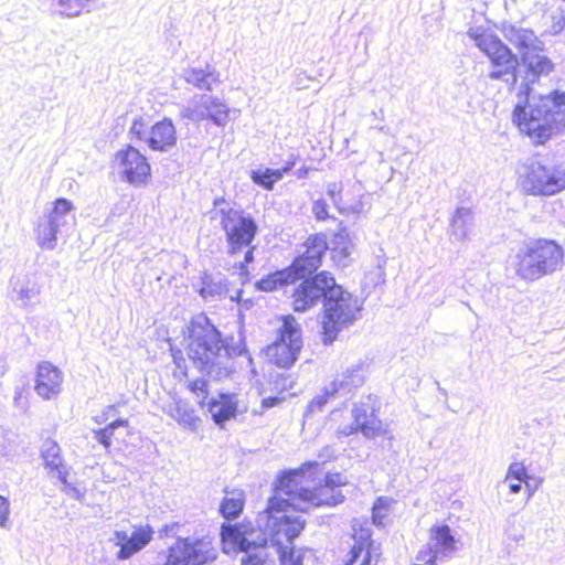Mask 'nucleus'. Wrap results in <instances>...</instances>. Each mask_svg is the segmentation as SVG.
I'll return each mask as SVG.
<instances>
[{"label":"nucleus","mask_w":565,"mask_h":565,"mask_svg":"<svg viewBox=\"0 0 565 565\" xmlns=\"http://www.w3.org/2000/svg\"><path fill=\"white\" fill-rule=\"evenodd\" d=\"M185 352L193 366L214 381H222L234 373L233 358L247 352L244 338L223 337L203 313L192 318L188 326Z\"/></svg>","instance_id":"f257e3e1"},{"label":"nucleus","mask_w":565,"mask_h":565,"mask_svg":"<svg viewBox=\"0 0 565 565\" xmlns=\"http://www.w3.org/2000/svg\"><path fill=\"white\" fill-rule=\"evenodd\" d=\"M468 35L473 40L476 46L484 53L493 66L489 73V78L501 79L509 86H514L521 73L520 67L525 71L524 89L525 102L531 94L530 85L534 84L541 76L548 75L554 65L552 61L542 53V47L533 51H524L521 56V64L516 55L494 34L488 32H479V30L470 29Z\"/></svg>","instance_id":"f03ea898"},{"label":"nucleus","mask_w":565,"mask_h":565,"mask_svg":"<svg viewBox=\"0 0 565 565\" xmlns=\"http://www.w3.org/2000/svg\"><path fill=\"white\" fill-rule=\"evenodd\" d=\"M513 122L533 142L544 143L561 126H565V90L530 96L513 110Z\"/></svg>","instance_id":"7ed1b4c3"},{"label":"nucleus","mask_w":565,"mask_h":565,"mask_svg":"<svg viewBox=\"0 0 565 565\" xmlns=\"http://www.w3.org/2000/svg\"><path fill=\"white\" fill-rule=\"evenodd\" d=\"M275 491L266 508L270 543L276 546L280 565H302V555L296 554L291 544L305 529L306 521L296 514L300 511L295 508L291 494L280 492L278 484Z\"/></svg>","instance_id":"20e7f679"},{"label":"nucleus","mask_w":565,"mask_h":565,"mask_svg":"<svg viewBox=\"0 0 565 565\" xmlns=\"http://www.w3.org/2000/svg\"><path fill=\"white\" fill-rule=\"evenodd\" d=\"M564 249L553 239L530 238L519 247L513 268L518 277L535 281L561 269Z\"/></svg>","instance_id":"39448f33"},{"label":"nucleus","mask_w":565,"mask_h":565,"mask_svg":"<svg viewBox=\"0 0 565 565\" xmlns=\"http://www.w3.org/2000/svg\"><path fill=\"white\" fill-rule=\"evenodd\" d=\"M213 205V217L220 218L221 228L225 233L227 254L236 256L253 243L258 225L249 213L231 206L223 196L216 198Z\"/></svg>","instance_id":"423d86ee"},{"label":"nucleus","mask_w":565,"mask_h":565,"mask_svg":"<svg viewBox=\"0 0 565 565\" xmlns=\"http://www.w3.org/2000/svg\"><path fill=\"white\" fill-rule=\"evenodd\" d=\"M361 309L362 302L335 282L323 302L321 318L323 343H332L344 328L358 319Z\"/></svg>","instance_id":"0eeeda50"},{"label":"nucleus","mask_w":565,"mask_h":565,"mask_svg":"<svg viewBox=\"0 0 565 565\" xmlns=\"http://www.w3.org/2000/svg\"><path fill=\"white\" fill-rule=\"evenodd\" d=\"M526 194L552 196L565 190V160L542 159L531 161L521 177Z\"/></svg>","instance_id":"6e6552de"},{"label":"nucleus","mask_w":565,"mask_h":565,"mask_svg":"<svg viewBox=\"0 0 565 565\" xmlns=\"http://www.w3.org/2000/svg\"><path fill=\"white\" fill-rule=\"evenodd\" d=\"M298 471H286L278 479V489L285 494H291L295 508L300 512L308 513L312 508L334 507L344 500V495L339 489L330 486L320 484L315 489L299 487L297 477Z\"/></svg>","instance_id":"1a4fd4ad"},{"label":"nucleus","mask_w":565,"mask_h":565,"mask_svg":"<svg viewBox=\"0 0 565 565\" xmlns=\"http://www.w3.org/2000/svg\"><path fill=\"white\" fill-rule=\"evenodd\" d=\"M74 221L73 203L65 198L56 199L52 209L39 218L34 230L38 245L42 249L53 250L57 244V235L68 232Z\"/></svg>","instance_id":"9d476101"},{"label":"nucleus","mask_w":565,"mask_h":565,"mask_svg":"<svg viewBox=\"0 0 565 565\" xmlns=\"http://www.w3.org/2000/svg\"><path fill=\"white\" fill-rule=\"evenodd\" d=\"M302 348L301 328L292 316L284 318L277 340L267 348V356L279 367H290Z\"/></svg>","instance_id":"9b49d317"},{"label":"nucleus","mask_w":565,"mask_h":565,"mask_svg":"<svg viewBox=\"0 0 565 565\" xmlns=\"http://www.w3.org/2000/svg\"><path fill=\"white\" fill-rule=\"evenodd\" d=\"M375 401L371 395L353 405L352 423L343 424L335 430V437L341 439L361 433L366 439H374L384 434L382 422L375 414Z\"/></svg>","instance_id":"f8f14e48"},{"label":"nucleus","mask_w":565,"mask_h":565,"mask_svg":"<svg viewBox=\"0 0 565 565\" xmlns=\"http://www.w3.org/2000/svg\"><path fill=\"white\" fill-rule=\"evenodd\" d=\"M230 111L228 106L221 98L209 94H196L182 106L180 117L193 122L210 120L218 127H224L230 120Z\"/></svg>","instance_id":"ddd939ff"},{"label":"nucleus","mask_w":565,"mask_h":565,"mask_svg":"<svg viewBox=\"0 0 565 565\" xmlns=\"http://www.w3.org/2000/svg\"><path fill=\"white\" fill-rule=\"evenodd\" d=\"M302 281L294 289L292 307L297 312H305L315 307L321 299L326 302L329 290L334 287L335 279L328 271L300 278Z\"/></svg>","instance_id":"4468645a"},{"label":"nucleus","mask_w":565,"mask_h":565,"mask_svg":"<svg viewBox=\"0 0 565 565\" xmlns=\"http://www.w3.org/2000/svg\"><path fill=\"white\" fill-rule=\"evenodd\" d=\"M222 541L224 545H231L232 550L246 554L257 548H268L270 541L269 534L255 527L252 523H237L234 525H223Z\"/></svg>","instance_id":"2eb2a0df"},{"label":"nucleus","mask_w":565,"mask_h":565,"mask_svg":"<svg viewBox=\"0 0 565 565\" xmlns=\"http://www.w3.org/2000/svg\"><path fill=\"white\" fill-rule=\"evenodd\" d=\"M173 548L178 565H205L216 558L212 541L206 536H178Z\"/></svg>","instance_id":"dca6fc26"},{"label":"nucleus","mask_w":565,"mask_h":565,"mask_svg":"<svg viewBox=\"0 0 565 565\" xmlns=\"http://www.w3.org/2000/svg\"><path fill=\"white\" fill-rule=\"evenodd\" d=\"M115 158L122 180L134 186L147 183L151 168L148 159L137 148L127 146L125 149L117 151Z\"/></svg>","instance_id":"f3484780"},{"label":"nucleus","mask_w":565,"mask_h":565,"mask_svg":"<svg viewBox=\"0 0 565 565\" xmlns=\"http://www.w3.org/2000/svg\"><path fill=\"white\" fill-rule=\"evenodd\" d=\"M151 525L135 526L131 534L126 531H115L110 541L118 547L116 558L126 561L142 551L153 539Z\"/></svg>","instance_id":"a211bd4d"},{"label":"nucleus","mask_w":565,"mask_h":565,"mask_svg":"<svg viewBox=\"0 0 565 565\" xmlns=\"http://www.w3.org/2000/svg\"><path fill=\"white\" fill-rule=\"evenodd\" d=\"M306 250L291 263V268L299 278L311 276L321 265L322 257L328 249L327 239L323 235H311L308 237Z\"/></svg>","instance_id":"6ab92c4d"},{"label":"nucleus","mask_w":565,"mask_h":565,"mask_svg":"<svg viewBox=\"0 0 565 565\" xmlns=\"http://www.w3.org/2000/svg\"><path fill=\"white\" fill-rule=\"evenodd\" d=\"M457 550L456 539L447 524L435 525L430 529L427 546L419 551L417 559L436 561L452 555Z\"/></svg>","instance_id":"aec40b11"},{"label":"nucleus","mask_w":565,"mask_h":565,"mask_svg":"<svg viewBox=\"0 0 565 565\" xmlns=\"http://www.w3.org/2000/svg\"><path fill=\"white\" fill-rule=\"evenodd\" d=\"M62 382V371L51 362L44 361L38 365L34 390L39 396L51 399L58 395Z\"/></svg>","instance_id":"412c9836"},{"label":"nucleus","mask_w":565,"mask_h":565,"mask_svg":"<svg viewBox=\"0 0 565 565\" xmlns=\"http://www.w3.org/2000/svg\"><path fill=\"white\" fill-rule=\"evenodd\" d=\"M177 129L168 117L153 124L146 139V143L152 151L168 152L177 145Z\"/></svg>","instance_id":"4be33fe9"},{"label":"nucleus","mask_w":565,"mask_h":565,"mask_svg":"<svg viewBox=\"0 0 565 565\" xmlns=\"http://www.w3.org/2000/svg\"><path fill=\"white\" fill-rule=\"evenodd\" d=\"M364 381L365 375L363 367L361 365H353L338 374L327 386L334 397H347L353 393L354 390L361 387Z\"/></svg>","instance_id":"5701e85b"},{"label":"nucleus","mask_w":565,"mask_h":565,"mask_svg":"<svg viewBox=\"0 0 565 565\" xmlns=\"http://www.w3.org/2000/svg\"><path fill=\"white\" fill-rule=\"evenodd\" d=\"M501 31L503 36L520 51L521 55L524 51H533L541 46V41L530 29L512 23H504Z\"/></svg>","instance_id":"b1692460"},{"label":"nucleus","mask_w":565,"mask_h":565,"mask_svg":"<svg viewBox=\"0 0 565 565\" xmlns=\"http://www.w3.org/2000/svg\"><path fill=\"white\" fill-rule=\"evenodd\" d=\"M182 77L188 84L204 92H211L213 86L220 83V73L210 64L204 67L185 68Z\"/></svg>","instance_id":"393cba45"},{"label":"nucleus","mask_w":565,"mask_h":565,"mask_svg":"<svg viewBox=\"0 0 565 565\" xmlns=\"http://www.w3.org/2000/svg\"><path fill=\"white\" fill-rule=\"evenodd\" d=\"M41 457L43 458L45 468L50 469L51 476L64 480L68 471L57 443L52 439L44 440L41 447Z\"/></svg>","instance_id":"a878e982"},{"label":"nucleus","mask_w":565,"mask_h":565,"mask_svg":"<svg viewBox=\"0 0 565 565\" xmlns=\"http://www.w3.org/2000/svg\"><path fill=\"white\" fill-rule=\"evenodd\" d=\"M207 409L212 419L218 426L235 417L237 403L234 395L220 394L217 398H211L207 403Z\"/></svg>","instance_id":"bb28decb"},{"label":"nucleus","mask_w":565,"mask_h":565,"mask_svg":"<svg viewBox=\"0 0 565 565\" xmlns=\"http://www.w3.org/2000/svg\"><path fill=\"white\" fill-rule=\"evenodd\" d=\"M475 225V213L471 209L457 207L450 220V234L455 239L463 242L468 239L469 233Z\"/></svg>","instance_id":"cd10ccee"},{"label":"nucleus","mask_w":565,"mask_h":565,"mask_svg":"<svg viewBox=\"0 0 565 565\" xmlns=\"http://www.w3.org/2000/svg\"><path fill=\"white\" fill-rule=\"evenodd\" d=\"M169 415L178 422L179 425L191 431H195L201 422L200 417L195 414L194 408L183 399H178L170 406Z\"/></svg>","instance_id":"c85d7f7f"},{"label":"nucleus","mask_w":565,"mask_h":565,"mask_svg":"<svg viewBox=\"0 0 565 565\" xmlns=\"http://www.w3.org/2000/svg\"><path fill=\"white\" fill-rule=\"evenodd\" d=\"M297 280H300L298 275L291 268V266L277 270L273 274L267 275L257 281L256 286L259 290L263 291H273L278 289L279 287H284L289 284H295Z\"/></svg>","instance_id":"c756f323"},{"label":"nucleus","mask_w":565,"mask_h":565,"mask_svg":"<svg viewBox=\"0 0 565 565\" xmlns=\"http://www.w3.org/2000/svg\"><path fill=\"white\" fill-rule=\"evenodd\" d=\"M200 282L199 292L204 299L222 296L227 292L228 281L221 273L209 274L204 271L200 278Z\"/></svg>","instance_id":"7c9ffc66"},{"label":"nucleus","mask_w":565,"mask_h":565,"mask_svg":"<svg viewBox=\"0 0 565 565\" xmlns=\"http://www.w3.org/2000/svg\"><path fill=\"white\" fill-rule=\"evenodd\" d=\"M250 179L265 190H273L275 183L281 180V173L277 169H257L250 171Z\"/></svg>","instance_id":"2f4dec72"},{"label":"nucleus","mask_w":565,"mask_h":565,"mask_svg":"<svg viewBox=\"0 0 565 565\" xmlns=\"http://www.w3.org/2000/svg\"><path fill=\"white\" fill-rule=\"evenodd\" d=\"M128 426V419H116L111 423H109L106 427L94 430V437L95 439L104 446V448L109 449L111 446V437L114 436V433L119 427H127Z\"/></svg>","instance_id":"473e14b6"},{"label":"nucleus","mask_w":565,"mask_h":565,"mask_svg":"<svg viewBox=\"0 0 565 565\" xmlns=\"http://www.w3.org/2000/svg\"><path fill=\"white\" fill-rule=\"evenodd\" d=\"M241 565H276V556L268 548H257L244 555Z\"/></svg>","instance_id":"72a5a7b5"},{"label":"nucleus","mask_w":565,"mask_h":565,"mask_svg":"<svg viewBox=\"0 0 565 565\" xmlns=\"http://www.w3.org/2000/svg\"><path fill=\"white\" fill-rule=\"evenodd\" d=\"M13 292L17 294L15 298H12L15 301H20L21 306H28L29 302L39 294V289L34 284L30 281H12Z\"/></svg>","instance_id":"f704fd0d"},{"label":"nucleus","mask_w":565,"mask_h":565,"mask_svg":"<svg viewBox=\"0 0 565 565\" xmlns=\"http://www.w3.org/2000/svg\"><path fill=\"white\" fill-rule=\"evenodd\" d=\"M244 507V501L241 498H225L221 505H220V512L222 515L227 520H234L236 519Z\"/></svg>","instance_id":"c9c22d12"},{"label":"nucleus","mask_w":565,"mask_h":565,"mask_svg":"<svg viewBox=\"0 0 565 565\" xmlns=\"http://www.w3.org/2000/svg\"><path fill=\"white\" fill-rule=\"evenodd\" d=\"M173 550L174 548L172 544L167 550H161L159 552H148L146 554L147 562L149 565H178L173 561V557L175 556Z\"/></svg>","instance_id":"e433bc0d"},{"label":"nucleus","mask_w":565,"mask_h":565,"mask_svg":"<svg viewBox=\"0 0 565 565\" xmlns=\"http://www.w3.org/2000/svg\"><path fill=\"white\" fill-rule=\"evenodd\" d=\"M335 398L334 395L330 392L329 387L326 385L322 390L321 394L315 396L310 403L308 404L305 416H311L316 413H320L323 411V407L329 402V399Z\"/></svg>","instance_id":"4c0bfd02"},{"label":"nucleus","mask_w":565,"mask_h":565,"mask_svg":"<svg viewBox=\"0 0 565 565\" xmlns=\"http://www.w3.org/2000/svg\"><path fill=\"white\" fill-rule=\"evenodd\" d=\"M391 500L384 497L377 498L372 508V520L377 526H383L388 515Z\"/></svg>","instance_id":"58836bf2"},{"label":"nucleus","mask_w":565,"mask_h":565,"mask_svg":"<svg viewBox=\"0 0 565 565\" xmlns=\"http://www.w3.org/2000/svg\"><path fill=\"white\" fill-rule=\"evenodd\" d=\"M209 382L204 377L189 381L188 388L196 397L200 406H203L209 396Z\"/></svg>","instance_id":"ea45409f"},{"label":"nucleus","mask_w":565,"mask_h":565,"mask_svg":"<svg viewBox=\"0 0 565 565\" xmlns=\"http://www.w3.org/2000/svg\"><path fill=\"white\" fill-rule=\"evenodd\" d=\"M527 479H532V477L529 475L524 463L520 461H514L510 463L503 482H508L511 480L525 482V480Z\"/></svg>","instance_id":"a19ab883"},{"label":"nucleus","mask_w":565,"mask_h":565,"mask_svg":"<svg viewBox=\"0 0 565 565\" xmlns=\"http://www.w3.org/2000/svg\"><path fill=\"white\" fill-rule=\"evenodd\" d=\"M348 237V233L345 231H341L334 236V244L337 245L333 248V258L342 262L345 260L350 256L349 247L344 244V241Z\"/></svg>","instance_id":"79ce46f5"},{"label":"nucleus","mask_w":565,"mask_h":565,"mask_svg":"<svg viewBox=\"0 0 565 565\" xmlns=\"http://www.w3.org/2000/svg\"><path fill=\"white\" fill-rule=\"evenodd\" d=\"M363 554V559L360 565H371L372 559V544L369 543L366 548H364V544L356 543L353 545L351 550V562H356L358 558Z\"/></svg>","instance_id":"37998d69"},{"label":"nucleus","mask_w":565,"mask_h":565,"mask_svg":"<svg viewBox=\"0 0 565 565\" xmlns=\"http://www.w3.org/2000/svg\"><path fill=\"white\" fill-rule=\"evenodd\" d=\"M147 125L142 117H137L134 119L132 125L130 127V134L135 136L138 140L145 141L148 137Z\"/></svg>","instance_id":"c03bdc74"},{"label":"nucleus","mask_w":565,"mask_h":565,"mask_svg":"<svg viewBox=\"0 0 565 565\" xmlns=\"http://www.w3.org/2000/svg\"><path fill=\"white\" fill-rule=\"evenodd\" d=\"M10 501L8 498L0 494V527L9 529L10 522Z\"/></svg>","instance_id":"a18cd8bd"},{"label":"nucleus","mask_w":565,"mask_h":565,"mask_svg":"<svg viewBox=\"0 0 565 565\" xmlns=\"http://www.w3.org/2000/svg\"><path fill=\"white\" fill-rule=\"evenodd\" d=\"M312 213L318 221H326L330 217L328 204L323 199L316 200L312 203Z\"/></svg>","instance_id":"49530a36"},{"label":"nucleus","mask_w":565,"mask_h":565,"mask_svg":"<svg viewBox=\"0 0 565 565\" xmlns=\"http://www.w3.org/2000/svg\"><path fill=\"white\" fill-rule=\"evenodd\" d=\"M64 488H63V491L71 498L75 499V500H78V501H82L84 499V492L78 488L76 487L75 484L73 483H70L67 481V476L63 479H58Z\"/></svg>","instance_id":"de8ad7c7"},{"label":"nucleus","mask_w":565,"mask_h":565,"mask_svg":"<svg viewBox=\"0 0 565 565\" xmlns=\"http://www.w3.org/2000/svg\"><path fill=\"white\" fill-rule=\"evenodd\" d=\"M348 483L347 477L340 472L329 473L324 478V484L330 486V488L339 489L341 486Z\"/></svg>","instance_id":"09e8293b"},{"label":"nucleus","mask_w":565,"mask_h":565,"mask_svg":"<svg viewBox=\"0 0 565 565\" xmlns=\"http://www.w3.org/2000/svg\"><path fill=\"white\" fill-rule=\"evenodd\" d=\"M181 526L179 523H170V524H164L160 531H159V536L162 539V537H166V536H172V537H175V540L178 539V536H183L181 534Z\"/></svg>","instance_id":"8fccbe9b"},{"label":"nucleus","mask_w":565,"mask_h":565,"mask_svg":"<svg viewBox=\"0 0 565 565\" xmlns=\"http://www.w3.org/2000/svg\"><path fill=\"white\" fill-rule=\"evenodd\" d=\"M244 249V260L238 263V269L241 271H244L246 269V265L250 264L254 260V249L255 247L252 246V244L248 247H245Z\"/></svg>","instance_id":"3c124183"},{"label":"nucleus","mask_w":565,"mask_h":565,"mask_svg":"<svg viewBox=\"0 0 565 565\" xmlns=\"http://www.w3.org/2000/svg\"><path fill=\"white\" fill-rule=\"evenodd\" d=\"M539 483H540V480H535L533 478L525 480L524 488L527 493V501L533 497V494L537 490Z\"/></svg>","instance_id":"603ef678"},{"label":"nucleus","mask_w":565,"mask_h":565,"mask_svg":"<svg viewBox=\"0 0 565 565\" xmlns=\"http://www.w3.org/2000/svg\"><path fill=\"white\" fill-rule=\"evenodd\" d=\"M553 20L552 31L555 34L559 33L565 26V14H561L559 17L553 15Z\"/></svg>","instance_id":"864d4df0"},{"label":"nucleus","mask_w":565,"mask_h":565,"mask_svg":"<svg viewBox=\"0 0 565 565\" xmlns=\"http://www.w3.org/2000/svg\"><path fill=\"white\" fill-rule=\"evenodd\" d=\"M341 185L339 183H329L327 186V193L328 195L333 200V202H337V196L341 193Z\"/></svg>","instance_id":"5fc2aeb1"},{"label":"nucleus","mask_w":565,"mask_h":565,"mask_svg":"<svg viewBox=\"0 0 565 565\" xmlns=\"http://www.w3.org/2000/svg\"><path fill=\"white\" fill-rule=\"evenodd\" d=\"M296 164V158L294 154H290V157L288 158V160L285 162V164L282 166V168L280 169H277L280 173H281V179L284 178V175L286 173H288Z\"/></svg>","instance_id":"6e6d98bb"},{"label":"nucleus","mask_w":565,"mask_h":565,"mask_svg":"<svg viewBox=\"0 0 565 565\" xmlns=\"http://www.w3.org/2000/svg\"><path fill=\"white\" fill-rule=\"evenodd\" d=\"M281 401H282V398L277 397V396L265 397L262 401V407L268 409V408H271V407L278 405Z\"/></svg>","instance_id":"4d7b16f0"},{"label":"nucleus","mask_w":565,"mask_h":565,"mask_svg":"<svg viewBox=\"0 0 565 565\" xmlns=\"http://www.w3.org/2000/svg\"><path fill=\"white\" fill-rule=\"evenodd\" d=\"M505 483L508 484L510 493L516 494V493H519L522 490V483H524V482L523 481L511 480V481H508Z\"/></svg>","instance_id":"13d9d810"},{"label":"nucleus","mask_w":565,"mask_h":565,"mask_svg":"<svg viewBox=\"0 0 565 565\" xmlns=\"http://www.w3.org/2000/svg\"><path fill=\"white\" fill-rule=\"evenodd\" d=\"M116 411H117V406L116 405L108 406L107 409L103 413L104 420H106L110 416H113Z\"/></svg>","instance_id":"bf43d9fd"},{"label":"nucleus","mask_w":565,"mask_h":565,"mask_svg":"<svg viewBox=\"0 0 565 565\" xmlns=\"http://www.w3.org/2000/svg\"><path fill=\"white\" fill-rule=\"evenodd\" d=\"M173 360H174V363L177 364V366L181 367V365L178 362V355L177 354H173Z\"/></svg>","instance_id":"052dcab7"},{"label":"nucleus","mask_w":565,"mask_h":565,"mask_svg":"<svg viewBox=\"0 0 565 565\" xmlns=\"http://www.w3.org/2000/svg\"><path fill=\"white\" fill-rule=\"evenodd\" d=\"M303 466L305 467H313V466H318V462H308V463H305Z\"/></svg>","instance_id":"680f3d73"},{"label":"nucleus","mask_w":565,"mask_h":565,"mask_svg":"<svg viewBox=\"0 0 565 565\" xmlns=\"http://www.w3.org/2000/svg\"><path fill=\"white\" fill-rule=\"evenodd\" d=\"M563 1H564V3H565V0H563ZM559 10H561L562 12H565V8H564L563 6H561V7H559Z\"/></svg>","instance_id":"e2e57ef3"},{"label":"nucleus","mask_w":565,"mask_h":565,"mask_svg":"<svg viewBox=\"0 0 565 565\" xmlns=\"http://www.w3.org/2000/svg\"><path fill=\"white\" fill-rule=\"evenodd\" d=\"M372 116H373L374 118H377V117H379L376 111H372Z\"/></svg>","instance_id":"0e129e2a"}]
</instances>
